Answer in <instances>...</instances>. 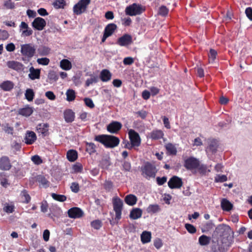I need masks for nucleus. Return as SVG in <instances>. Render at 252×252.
<instances>
[{
  "label": "nucleus",
  "instance_id": "nucleus-57",
  "mask_svg": "<svg viewBox=\"0 0 252 252\" xmlns=\"http://www.w3.org/2000/svg\"><path fill=\"white\" fill-rule=\"evenodd\" d=\"M84 102L85 104L90 108H93L94 107V104L92 99L90 98H84Z\"/></svg>",
  "mask_w": 252,
  "mask_h": 252
},
{
  "label": "nucleus",
  "instance_id": "nucleus-6",
  "mask_svg": "<svg viewBox=\"0 0 252 252\" xmlns=\"http://www.w3.org/2000/svg\"><path fill=\"white\" fill-rule=\"evenodd\" d=\"M35 52V48L31 44H25L21 45V52L25 56L31 58L33 56Z\"/></svg>",
  "mask_w": 252,
  "mask_h": 252
},
{
  "label": "nucleus",
  "instance_id": "nucleus-50",
  "mask_svg": "<svg viewBox=\"0 0 252 252\" xmlns=\"http://www.w3.org/2000/svg\"><path fill=\"white\" fill-rule=\"evenodd\" d=\"M168 9L165 6H161L159 7L158 14L161 16H165L168 13Z\"/></svg>",
  "mask_w": 252,
  "mask_h": 252
},
{
  "label": "nucleus",
  "instance_id": "nucleus-5",
  "mask_svg": "<svg viewBox=\"0 0 252 252\" xmlns=\"http://www.w3.org/2000/svg\"><path fill=\"white\" fill-rule=\"evenodd\" d=\"M91 2V0H80L73 6V12L76 15L84 13Z\"/></svg>",
  "mask_w": 252,
  "mask_h": 252
},
{
  "label": "nucleus",
  "instance_id": "nucleus-40",
  "mask_svg": "<svg viewBox=\"0 0 252 252\" xmlns=\"http://www.w3.org/2000/svg\"><path fill=\"white\" fill-rule=\"evenodd\" d=\"M217 55V52L214 49H211L208 53L209 61L210 63H214Z\"/></svg>",
  "mask_w": 252,
  "mask_h": 252
},
{
  "label": "nucleus",
  "instance_id": "nucleus-52",
  "mask_svg": "<svg viewBox=\"0 0 252 252\" xmlns=\"http://www.w3.org/2000/svg\"><path fill=\"white\" fill-rule=\"evenodd\" d=\"M31 160L35 164L39 165L42 163V160L38 155H34L31 158Z\"/></svg>",
  "mask_w": 252,
  "mask_h": 252
},
{
  "label": "nucleus",
  "instance_id": "nucleus-33",
  "mask_svg": "<svg viewBox=\"0 0 252 252\" xmlns=\"http://www.w3.org/2000/svg\"><path fill=\"white\" fill-rule=\"evenodd\" d=\"M218 147L217 141L215 140L210 141L209 146L207 148V151L212 153L216 152Z\"/></svg>",
  "mask_w": 252,
  "mask_h": 252
},
{
  "label": "nucleus",
  "instance_id": "nucleus-8",
  "mask_svg": "<svg viewBox=\"0 0 252 252\" xmlns=\"http://www.w3.org/2000/svg\"><path fill=\"white\" fill-rule=\"evenodd\" d=\"M123 202L121 199L119 198H115L113 201V208L115 212V220H119L121 218L122 210L123 208Z\"/></svg>",
  "mask_w": 252,
  "mask_h": 252
},
{
  "label": "nucleus",
  "instance_id": "nucleus-26",
  "mask_svg": "<svg viewBox=\"0 0 252 252\" xmlns=\"http://www.w3.org/2000/svg\"><path fill=\"white\" fill-rule=\"evenodd\" d=\"M137 197L133 194H129L126 195L125 198V202L130 206L135 205L137 202Z\"/></svg>",
  "mask_w": 252,
  "mask_h": 252
},
{
  "label": "nucleus",
  "instance_id": "nucleus-61",
  "mask_svg": "<svg viewBox=\"0 0 252 252\" xmlns=\"http://www.w3.org/2000/svg\"><path fill=\"white\" fill-rule=\"evenodd\" d=\"M9 34L6 31H0V39L5 40L8 38Z\"/></svg>",
  "mask_w": 252,
  "mask_h": 252
},
{
  "label": "nucleus",
  "instance_id": "nucleus-9",
  "mask_svg": "<svg viewBox=\"0 0 252 252\" xmlns=\"http://www.w3.org/2000/svg\"><path fill=\"white\" fill-rule=\"evenodd\" d=\"M128 136L130 141L132 143V145L135 147L140 146L141 144V138L138 133L133 129H130L128 131Z\"/></svg>",
  "mask_w": 252,
  "mask_h": 252
},
{
  "label": "nucleus",
  "instance_id": "nucleus-45",
  "mask_svg": "<svg viewBox=\"0 0 252 252\" xmlns=\"http://www.w3.org/2000/svg\"><path fill=\"white\" fill-rule=\"evenodd\" d=\"M86 151L90 154L95 152V146L93 143H86Z\"/></svg>",
  "mask_w": 252,
  "mask_h": 252
},
{
  "label": "nucleus",
  "instance_id": "nucleus-15",
  "mask_svg": "<svg viewBox=\"0 0 252 252\" xmlns=\"http://www.w3.org/2000/svg\"><path fill=\"white\" fill-rule=\"evenodd\" d=\"M20 31L23 36H29L32 34V30L25 22H22L20 25Z\"/></svg>",
  "mask_w": 252,
  "mask_h": 252
},
{
  "label": "nucleus",
  "instance_id": "nucleus-21",
  "mask_svg": "<svg viewBox=\"0 0 252 252\" xmlns=\"http://www.w3.org/2000/svg\"><path fill=\"white\" fill-rule=\"evenodd\" d=\"M36 139V136L34 132L32 131H28L26 134L25 140L26 143L28 144H32Z\"/></svg>",
  "mask_w": 252,
  "mask_h": 252
},
{
  "label": "nucleus",
  "instance_id": "nucleus-54",
  "mask_svg": "<svg viewBox=\"0 0 252 252\" xmlns=\"http://www.w3.org/2000/svg\"><path fill=\"white\" fill-rule=\"evenodd\" d=\"M4 5L7 9H13L15 7L14 3L11 0H5Z\"/></svg>",
  "mask_w": 252,
  "mask_h": 252
},
{
  "label": "nucleus",
  "instance_id": "nucleus-17",
  "mask_svg": "<svg viewBox=\"0 0 252 252\" xmlns=\"http://www.w3.org/2000/svg\"><path fill=\"white\" fill-rule=\"evenodd\" d=\"M46 25L45 20L40 17L36 18L32 23V26L37 30L41 31Z\"/></svg>",
  "mask_w": 252,
  "mask_h": 252
},
{
  "label": "nucleus",
  "instance_id": "nucleus-56",
  "mask_svg": "<svg viewBox=\"0 0 252 252\" xmlns=\"http://www.w3.org/2000/svg\"><path fill=\"white\" fill-rule=\"evenodd\" d=\"M70 189L73 192L75 193L78 192L79 190V184L76 182L72 183L70 186Z\"/></svg>",
  "mask_w": 252,
  "mask_h": 252
},
{
  "label": "nucleus",
  "instance_id": "nucleus-19",
  "mask_svg": "<svg viewBox=\"0 0 252 252\" xmlns=\"http://www.w3.org/2000/svg\"><path fill=\"white\" fill-rule=\"evenodd\" d=\"M122 124L118 122H113L107 126V129L110 133H117L122 127Z\"/></svg>",
  "mask_w": 252,
  "mask_h": 252
},
{
  "label": "nucleus",
  "instance_id": "nucleus-4",
  "mask_svg": "<svg viewBox=\"0 0 252 252\" xmlns=\"http://www.w3.org/2000/svg\"><path fill=\"white\" fill-rule=\"evenodd\" d=\"M231 232L230 227L226 224H221L219 225L214 232L213 236L218 238H223L224 236L227 235Z\"/></svg>",
  "mask_w": 252,
  "mask_h": 252
},
{
  "label": "nucleus",
  "instance_id": "nucleus-12",
  "mask_svg": "<svg viewBox=\"0 0 252 252\" xmlns=\"http://www.w3.org/2000/svg\"><path fill=\"white\" fill-rule=\"evenodd\" d=\"M132 43V37L128 34H125L119 37L117 41V44L121 46H127Z\"/></svg>",
  "mask_w": 252,
  "mask_h": 252
},
{
  "label": "nucleus",
  "instance_id": "nucleus-25",
  "mask_svg": "<svg viewBox=\"0 0 252 252\" xmlns=\"http://www.w3.org/2000/svg\"><path fill=\"white\" fill-rule=\"evenodd\" d=\"M152 238L151 233L149 231H145L141 235V240L142 243L145 244L151 241Z\"/></svg>",
  "mask_w": 252,
  "mask_h": 252
},
{
  "label": "nucleus",
  "instance_id": "nucleus-43",
  "mask_svg": "<svg viewBox=\"0 0 252 252\" xmlns=\"http://www.w3.org/2000/svg\"><path fill=\"white\" fill-rule=\"evenodd\" d=\"M21 197L23 202L28 203L31 200V197L27 192L24 190L21 193Z\"/></svg>",
  "mask_w": 252,
  "mask_h": 252
},
{
  "label": "nucleus",
  "instance_id": "nucleus-47",
  "mask_svg": "<svg viewBox=\"0 0 252 252\" xmlns=\"http://www.w3.org/2000/svg\"><path fill=\"white\" fill-rule=\"evenodd\" d=\"M91 224L94 229H99L102 226V222L99 220H96L92 221Z\"/></svg>",
  "mask_w": 252,
  "mask_h": 252
},
{
  "label": "nucleus",
  "instance_id": "nucleus-58",
  "mask_svg": "<svg viewBox=\"0 0 252 252\" xmlns=\"http://www.w3.org/2000/svg\"><path fill=\"white\" fill-rule=\"evenodd\" d=\"M3 210L7 213H11L14 211V206L7 204L3 207Z\"/></svg>",
  "mask_w": 252,
  "mask_h": 252
},
{
  "label": "nucleus",
  "instance_id": "nucleus-53",
  "mask_svg": "<svg viewBox=\"0 0 252 252\" xmlns=\"http://www.w3.org/2000/svg\"><path fill=\"white\" fill-rule=\"evenodd\" d=\"M200 172L202 174H206L207 173L210 172V169H208L206 165L202 164L199 165L198 167Z\"/></svg>",
  "mask_w": 252,
  "mask_h": 252
},
{
  "label": "nucleus",
  "instance_id": "nucleus-29",
  "mask_svg": "<svg viewBox=\"0 0 252 252\" xmlns=\"http://www.w3.org/2000/svg\"><path fill=\"white\" fill-rule=\"evenodd\" d=\"M60 67L63 70H69L71 68L72 64L68 60L63 59L60 62Z\"/></svg>",
  "mask_w": 252,
  "mask_h": 252
},
{
  "label": "nucleus",
  "instance_id": "nucleus-11",
  "mask_svg": "<svg viewBox=\"0 0 252 252\" xmlns=\"http://www.w3.org/2000/svg\"><path fill=\"white\" fill-rule=\"evenodd\" d=\"M115 24H109L105 28L104 34L101 39L102 42H104L107 38L111 36L117 29Z\"/></svg>",
  "mask_w": 252,
  "mask_h": 252
},
{
  "label": "nucleus",
  "instance_id": "nucleus-42",
  "mask_svg": "<svg viewBox=\"0 0 252 252\" xmlns=\"http://www.w3.org/2000/svg\"><path fill=\"white\" fill-rule=\"evenodd\" d=\"M34 93L32 89H28L26 91L25 97L29 101H31L33 100Z\"/></svg>",
  "mask_w": 252,
  "mask_h": 252
},
{
  "label": "nucleus",
  "instance_id": "nucleus-55",
  "mask_svg": "<svg viewBox=\"0 0 252 252\" xmlns=\"http://www.w3.org/2000/svg\"><path fill=\"white\" fill-rule=\"evenodd\" d=\"M185 227L188 231L190 233H194L196 231L195 227L193 225L190 224H186L185 225Z\"/></svg>",
  "mask_w": 252,
  "mask_h": 252
},
{
  "label": "nucleus",
  "instance_id": "nucleus-2",
  "mask_svg": "<svg viewBox=\"0 0 252 252\" xmlns=\"http://www.w3.org/2000/svg\"><path fill=\"white\" fill-rule=\"evenodd\" d=\"M229 246V243H227L225 238L223 237L218 238L217 242L214 240L212 249L214 252H225Z\"/></svg>",
  "mask_w": 252,
  "mask_h": 252
},
{
  "label": "nucleus",
  "instance_id": "nucleus-60",
  "mask_svg": "<svg viewBox=\"0 0 252 252\" xmlns=\"http://www.w3.org/2000/svg\"><path fill=\"white\" fill-rule=\"evenodd\" d=\"M134 62V60L132 57H126L123 60V63L125 65H130Z\"/></svg>",
  "mask_w": 252,
  "mask_h": 252
},
{
  "label": "nucleus",
  "instance_id": "nucleus-34",
  "mask_svg": "<svg viewBox=\"0 0 252 252\" xmlns=\"http://www.w3.org/2000/svg\"><path fill=\"white\" fill-rule=\"evenodd\" d=\"M33 112V108L30 107H27L19 110V113L21 115L28 117L30 116Z\"/></svg>",
  "mask_w": 252,
  "mask_h": 252
},
{
  "label": "nucleus",
  "instance_id": "nucleus-51",
  "mask_svg": "<svg viewBox=\"0 0 252 252\" xmlns=\"http://www.w3.org/2000/svg\"><path fill=\"white\" fill-rule=\"evenodd\" d=\"M50 60L47 58H38L37 60V63L41 65H47L49 64Z\"/></svg>",
  "mask_w": 252,
  "mask_h": 252
},
{
  "label": "nucleus",
  "instance_id": "nucleus-1",
  "mask_svg": "<svg viewBox=\"0 0 252 252\" xmlns=\"http://www.w3.org/2000/svg\"><path fill=\"white\" fill-rule=\"evenodd\" d=\"M95 140L107 148H114L117 146L120 140L118 138L109 135H100L95 137Z\"/></svg>",
  "mask_w": 252,
  "mask_h": 252
},
{
  "label": "nucleus",
  "instance_id": "nucleus-49",
  "mask_svg": "<svg viewBox=\"0 0 252 252\" xmlns=\"http://www.w3.org/2000/svg\"><path fill=\"white\" fill-rule=\"evenodd\" d=\"M227 180V178L226 175H217L215 177V181L216 182H223L226 181Z\"/></svg>",
  "mask_w": 252,
  "mask_h": 252
},
{
  "label": "nucleus",
  "instance_id": "nucleus-37",
  "mask_svg": "<svg viewBox=\"0 0 252 252\" xmlns=\"http://www.w3.org/2000/svg\"><path fill=\"white\" fill-rule=\"evenodd\" d=\"M89 76L90 78H88L86 81L85 85L86 87H89L93 83H96L98 81L97 76L94 74H90Z\"/></svg>",
  "mask_w": 252,
  "mask_h": 252
},
{
  "label": "nucleus",
  "instance_id": "nucleus-36",
  "mask_svg": "<svg viewBox=\"0 0 252 252\" xmlns=\"http://www.w3.org/2000/svg\"><path fill=\"white\" fill-rule=\"evenodd\" d=\"M48 125L47 124H39L36 127V130L38 133L44 134L48 131Z\"/></svg>",
  "mask_w": 252,
  "mask_h": 252
},
{
  "label": "nucleus",
  "instance_id": "nucleus-23",
  "mask_svg": "<svg viewBox=\"0 0 252 252\" xmlns=\"http://www.w3.org/2000/svg\"><path fill=\"white\" fill-rule=\"evenodd\" d=\"M112 74L107 69H103L100 73V78L102 82H108L111 79Z\"/></svg>",
  "mask_w": 252,
  "mask_h": 252
},
{
  "label": "nucleus",
  "instance_id": "nucleus-16",
  "mask_svg": "<svg viewBox=\"0 0 252 252\" xmlns=\"http://www.w3.org/2000/svg\"><path fill=\"white\" fill-rule=\"evenodd\" d=\"M6 65L8 68L17 71H22L24 69V65L22 63L15 61H8Z\"/></svg>",
  "mask_w": 252,
  "mask_h": 252
},
{
  "label": "nucleus",
  "instance_id": "nucleus-35",
  "mask_svg": "<svg viewBox=\"0 0 252 252\" xmlns=\"http://www.w3.org/2000/svg\"><path fill=\"white\" fill-rule=\"evenodd\" d=\"M165 148L167 152L171 155H175L177 153V149L174 145L169 143L165 145Z\"/></svg>",
  "mask_w": 252,
  "mask_h": 252
},
{
  "label": "nucleus",
  "instance_id": "nucleus-20",
  "mask_svg": "<svg viewBox=\"0 0 252 252\" xmlns=\"http://www.w3.org/2000/svg\"><path fill=\"white\" fill-rule=\"evenodd\" d=\"M30 73L29 77L32 80L38 79L40 78V70L39 69H35L33 67H31L29 69Z\"/></svg>",
  "mask_w": 252,
  "mask_h": 252
},
{
  "label": "nucleus",
  "instance_id": "nucleus-59",
  "mask_svg": "<svg viewBox=\"0 0 252 252\" xmlns=\"http://www.w3.org/2000/svg\"><path fill=\"white\" fill-rule=\"evenodd\" d=\"M45 95L50 100H54L56 99V95L52 91H47L45 93Z\"/></svg>",
  "mask_w": 252,
  "mask_h": 252
},
{
  "label": "nucleus",
  "instance_id": "nucleus-32",
  "mask_svg": "<svg viewBox=\"0 0 252 252\" xmlns=\"http://www.w3.org/2000/svg\"><path fill=\"white\" fill-rule=\"evenodd\" d=\"M211 238L205 235H201L198 239L199 244L202 246L208 245L210 242Z\"/></svg>",
  "mask_w": 252,
  "mask_h": 252
},
{
  "label": "nucleus",
  "instance_id": "nucleus-14",
  "mask_svg": "<svg viewBox=\"0 0 252 252\" xmlns=\"http://www.w3.org/2000/svg\"><path fill=\"white\" fill-rule=\"evenodd\" d=\"M168 185L171 189H179L182 186V180L176 176L171 178L168 182Z\"/></svg>",
  "mask_w": 252,
  "mask_h": 252
},
{
  "label": "nucleus",
  "instance_id": "nucleus-18",
  "mask_svg": "<svg viewBox=\"0 0 252 252\" xmlns=\"http://www.w3.org/2000/svg\"><path fill=\"white\" fill-rule=\"evenodd\" d=\"M11 167L9 158L3 156L0 158V169L3 170H9Z\"/></svg>",
  "mask_w": 252,
  "mask_h": 252
},
{
  "label": "nucleus",
  "instance_id": "nucleus-44",
  "mask_svg": "<svg viewBox=\"0 0 252 252\" xmlns=\"http://www.w3.org/2000/svg\"><path fill=\"white\" fill-rule=\"evenodd\" d=\"M65 4L64 0H56L53 3L54 7L56 8H63Z\"/></svg>",
  "mask_w": 252,
  "mask_h": 252
},
{
  "label": "nucleus",
  "instance_id": "nucleus-30",
  "mask_svg": "<svg viewBox=\"0 0 252 252\" xmlns=\"http://www.w3.org/2000/svg\"><path fill=\"white\" fill-rule=\"evenodd\" d=\"M163 132L161 130H156L150 133V137L154 140H157L163 137Z\"/></svg>",
  "mask_w": 252,
  "mask_h": 252
},
{
  "label": "nucleus",
  "instance_id": "nucleus-48",
  "mask_svg": "<svg viewBox=\"0 0 252 252\" xmlns=\"http://www.w3.org/2000/svg\"><path fill=\"white\" fill-rule=\"evenodd\" d=\"M51 196L55 200L61 202L65 201L66 199V196L63 195H59L54 193H52Z\"/></svg>",
  "mask_w": 252,
  "mask_h": 252
},
{
  "label": "nucleus",
  "instance_id": "nucleus-41",
  "mask_svg": "<svg viewBox=\"0 0 252 252\" xmlns=\"http://www.w3.org/2000/svg\"><path fill=\"white\" fill-rule=\"evenodd\" d=\"M37 181L44 188H46L49 186V182L43 176L39 175L37 177Z\"/></svg>",
  "mask_w": 252,
  "mask_h": 252
},
{
  "label": "nucleus",
  "instance_id": "nucleus-24",
  "mask_svg": "<svg viewBox=\"0 0 252 252\" xmlns=\"http://www.w3.org/2000/svg\"><path fill=\"white\" fill-rule=\"evenodd\" d=\"M142 214V211L139 208H134L132 209L129 215V217L133 220H136L140 218Z\"/></svg>",
  "mask_w": 252,
  "mask_h": 252
},
{
  "label": "nucleus",
  "instance_id": "nucleus-22",
  "mask_svg": "<svg viewBox=\"0 0 252 252\" xmlns=\"http://www.w3.org/2000/svg\"><path fill=\"white\" fill-rule=\"evenodd\" d=\"M14 83L9 80L5 81L0 84V88L4 91H10L14 87Z\"/></svg>",
  "mask_w": 252,
  "mask_h": 252
},
{
  "label": "nucleus",
  "instance_id": "nucleus-38",
  "mask_svg": "<svg viewBox=\"0 0 252 252\" xmlns=\"http://www.w3.org/2000/svg\"><path fill=\"white\" fill-rule=\"evenodd\" d=\"M160 210L159 206L157 204L150 205L147 208V211L149 213H156Z\"/></svg>",
  "mask_w": 252,
  "mask_h": 252
},
{
  "label": "nucleus",
  "instance_id": "nucleus-13",
  "mask_svg": "<svg viewBox=\"0 0 252 252\" xmlns=\"http://www.w3.org/2000/svg\"><path fill=\"white\" fill-rule=\"evenodd\" d=\"M68 215L70 218L77 219L83 217L84 212L78 207H73L68 210Z\"/></svg>",
  "mask_w": 252,
  "mask_h": 252
},
{
  "label": "nucleus",
  "instance_id": "nucleus-39",
  "mask_svg": "<svg viewBox=\"0 0 252 252\" xmlns=\"http://www.w3.org/2000/svg\"><path fill=\"white\" fill-rule=\"evenodd\" d=\"M66 100L68 101H71L74 100L75 98V92L72 89L68 90L66 92Z\"/></svg>",
  "mask_w": 252,
  "mask_h": 252
},
{
  "label": "nucleus",
  "instance_id": "nucleus-27",
  "mask_svg": "<svg viewBox=\"0 0 252 252\" xmlns=\"http://www.w3.org/2000/svg\"><path fill=\"white\" fill-rule=\"evenodd\" d=\"M74 113L71 110H66L64 113L65 121L67 123H70L74 120Z\"/></svg>",
  "mask_w": 252,
  "mask_h": 252
},
{
  "label": "nucleus",
  "instance_id": "nucleus-46",
  "mask_svg": "<svg viewBox=\"0 0 252 252\" xmlns=\"http://www.w3.org/2000/svg\"><path fill=\"white\" fill-rule=\"evenodd\" d=\"M48 78L50 81L56 82L58 79V76L55 71L51 70L48 73Z\"/></svg>",
  "mask_w": 252,
  "mask_h": 252
},
{
  "label": "nucleus",
  "instance_id": "nucleus-28",
  "mask_svg": "<svg viewBox=\"0 0 252 252\" xmlns=\"http://www.w3.org/2000/svg\"><path fill=\"white\" fill-rule=\"evenodd\" d=\"M221 207L223 210L229 211L233 207V205L227 199H223L221 201Z\"/></svg>",
  "mask_w": 252,
  "mask_h": 252
},
{
  "label": "nucleus",
  "instance_id": "nucleus-7",
  "mask_svg": "<svg viewBox=\"0 0 252 252\" xmlns=\"http://www.w3.org/2000/svg\"><path fill=\"white\" fill-rule=\"evenodd\" d=\"M199 165V161L195 158L191 157L184 160V166L188 169L192 170L196 169Z\"/></svg>",
  "mask_w": 252,
  "mask_h": 252
},
{
  "label": "nucleus",
  "instance_id": "nucleus-3",
  "mask_svg": "<svg viewBox=\"0 0 252 252\" xmlns=\"http://www.w3.org/2000/svg\"><path fill=\"white\" fill-rule=\"evenodd\" d=\"M145 10L144 7L140 4L134 3L125 9L126 14L131 16L140 15Z\"/></svg>",
  "mask_w": 252,
  "mask_h": 252
},
{
  "label": "nucleus",
  "instance_id": "nucleus-63",
  "mask_svg": "<svg viewBox=\"0 0 252 252\" xmlns=\"http://www.w3.org/2000/svg\"><path fill=\"white\" fill-rule=\"evenodd\" d=\"M154 244L155 247L158 249H160L162 246V242L161 239H157L154 240Z\"/></svg>",
  "mask_w": 252,
  "mask_h": 252
},
{
  "label": "nucleus",
  "instance_id": "nucleus-31",
  "mask_svg": "<svg viewBox=\"0 0 252 252\" xmlns=\"http://www.w3.org/2000/svg\"><path fill=\"white\" fill-rule=\"evenodd\" d=\"M66 157L70 161H74L77 158V153L75 150H70L66 154Z\"/></svg>",
  "mask_w": 252,
  "mask_h": 252
},
{
  "label": "nucleus",
  "instance_id": "nucleus-62",
  "mask_svg": "<svg viewBox=\"0 0 252 252\" xmlns=\"http://www.w3.org/2000/svg\"><path fill=\"white\" fill-rule=\"evenodd\" d=\"M104 186L106 190H110L113 188V183L110 181H106Z\"/></svg>",
  "mask_w": 252,
  "mask_h": 252
},
{
  "label": "nucleus",
  "instance_id": "nucleus-10",
  "mask_svg": "<svg viewBox=\"0 0 252 252\" xmlns=\"http://www.w3.org/2000/svg\"><path fill=\"white\" fill-rule=\"evenodd\" d=\"M143 174L146 178L154 177L156 175L155 167L150 163L145 164L142 169Z\"/></svg>",
  "mask_w": 252,
  "mask_h": 252
},
{
  "label": "nucleus",
  "instance_id": "nucleus-64",
  "mask_svg": "<svg viewBox=\"0 0 252 252\" xmlns=\"http://www.w3.org/2000/svg\"><path fill=\"white\" fill-rule=\"evenodd\" d=\"M245 13L248 18L252 21V9L251 7L247 8Z\"/></svg>",
  "mask_w": 252,
  "mask_h": 252
}]
</instances>
